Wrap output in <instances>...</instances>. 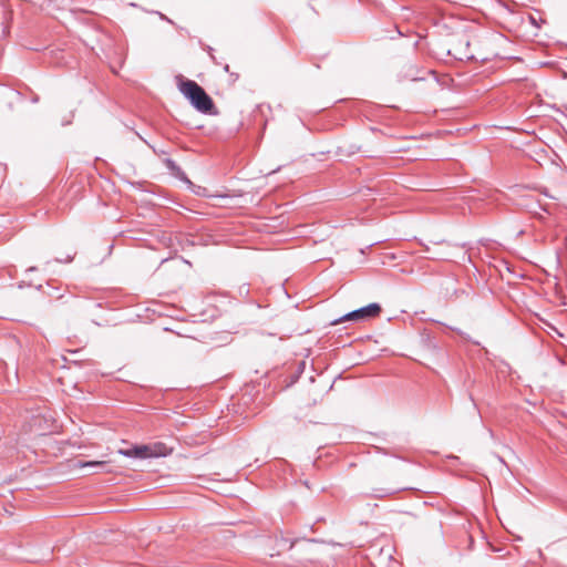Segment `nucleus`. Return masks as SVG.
I'll return each mask as SVG.
<instances>
[{
  "mask_svg": "<svg viewBox=\"0 0 567 567\" xmlns=\"http://www.w3.org/2000/svg\"><path fill=\"white\" fill-rule=\"evenodd\" d=\"M172 452V449L167 447L162 442H155L151 444L135 445L131 449H121L118 453L126 457H135V458H151V457H161L167 456Z\"/></svg>",
  "mask_w": 567,
  "mask_h": 567,
  "instance_id": "f03ea898",
  "label": "nucleus"
},
{
  "mask_svg": "<svg viewBox=\"0 0 567 567\" xmlns=\"http://www.w3.org/2000/svg\"><path fill=\"white\" fill-rule=\"evenodd\" d=\"M75 467H79V468H84V467H90V468H94V470H101V471H105V472H111L110 470H105L106 467V462L104 461H90V462H76Z\"/></svg>",
  "mask_w": 567,
  "mask_h": 567,
  "instance_id": "20e7f679",
  "label": "nucleus"
},
{
  "mask_svg": "<svg viewBox=\"0 0 567 567\" xmlns=\"http://www.w3.org/2000/svg\"><path fill=\"white\" fill-rule=\"evenodd\" d=\"M381 312V306L379 303H370L360 309L353 310L347 315H344L339 320H336L333 323H340L343 321H367L369 319L375 318Z\"/></svg>",
  "mask_w": 567,
  "mask_h": 567,
  "instance_id": "7ed1b4c3",
  "label": "nucleus"
},
{
  "mask_svg": "<svg viewBox=\"0 0 567 567\" xmlns=\"http://www.w3.org/2000/svg\"><path fill=\"white\" fill-rule=\"evenodd\" d=\"M179 90L199 112L209 113L214 109L212 99L196 82L184 81L181 83Z\"/></svg>",
  "mask_w": 567,
  "mask_h": 567,
  "instance_id": "f257e3e1",
  "label": "nucleus"
}]
</instances>
